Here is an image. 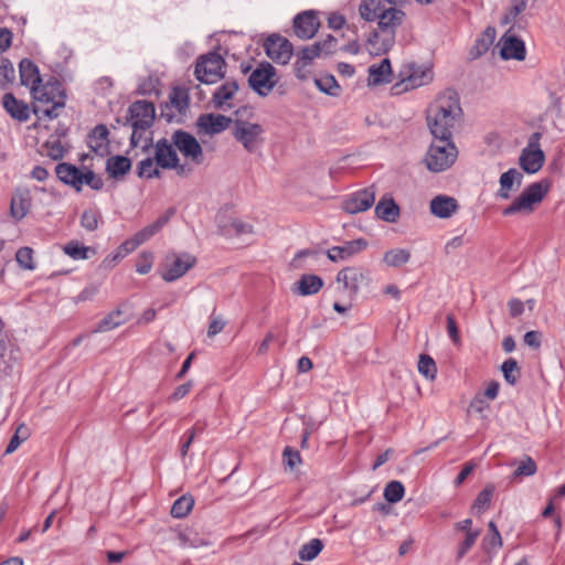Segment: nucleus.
<instances>
[{"instance_id":"obj_1","label":"nucleus","mask_w":565,"mask_h":565,"mask_svg":"<svg viewBox=\"0 0 565 565\" xmlns=\"http://www.w3.org/2000/svg\"><path fill=\"white\" fill-rule=\"evenodd\" d=\"M459 96L446 89L427 110V124L433 137L452 138V130L461 117Z\"/></svg>"},{"instance_id":"obj_2","label":"nucleus","mask_w":565,"mask_h":565,"mask_svg":"<svg viewBox=\"0 0 565 565\" xmlns=\"http://www.w3.org/2000/svg\"><path fill=\"white\" fill-rule=\"evenodd\" d=\"M31 93L35 100L33 111L40 119L57 118L61 109L65 107L66 94L62 84L54 77L33 87Z\"/></svg>"},{"instance_id":"obj_3","label":"nucleus","mask_w":565,"mask_h":565,"mask_svg":"<svg viewBox=\"0 0 565 565\" xmlns=\"http://www.w3.org/2000/svg\"><path fill=\"white\" fill-rule=\"evenodd\" d=\"M248 111L243 107L234 113L232 135L245 150L254 152L264 142V127L257 122H250L244 118V114Z\"/></svg>"},{"instance_id":"obj_4","label":"nucleus","mask_w":565,"mask_h":565,"mask_svg":"<svg viewBox=\"0 0 565 565\" xmlns=\"http://www.w3.org/2000/svg\"><path fill=\"white\" fill-rule=\"evenodd\" d=\"M156 116L154 106L147 100H137L132 103L124 120V125H129L132 128L130 143L137 147L143 134L152 126Z\"/></svg>"},{"instance_id":"obj_5","label":"nucleus","mask_w":565,"mask_h":565,"mask_svg":"<svg viewBox=\"0 0 565 565\" xmlns=\"http://www.w3.org/2000/svg\"><path fill=\"white\" fill-rule=\"evenodd\" d=\"M458 149L452 138L434 137L426 153V167L431 172H443L449 169L457 160Z\"/></svg>"},{"instance_id":"obj_6","label":"nucleus","mask_w":565,"mask_h":565,"mask_svg":"<svg viewBox=\"0 0 565 565\" xmlns=\"http://www.w3.org/2000/svg\"><path fill=\"white\" fill-rule=\"evenodd\" d=\"M548 185L543 182H534L530 184L509 206H507L502 214L510 216L520 213H531L534 205L540 203L546 195Z\"/></svg>"},{"instance_id":"obj_7","label":"nucleus","mask_w":565,"mask_h":565,"mask_svg":"<svg viewBox=\"0 0 565 565\" xmlns=\"http://www.w3.org/2000/svg\"><path fill=\"white\" fill-rule=\"evenodd\" d=\"M154 161L162 169H174L180 177H186L192 172L188 164L180 163L172 138H161L154 143Z\"/></svg>"},{"instance_id":"obj_8","label":"nucleus","mask_w":565,"mask_h":565,"mask_svg":"<svg viewBox=\"0 0 565 565\" xmlns=\"http://www.w3.org/2000/svg\"><path fill=\"white\" fill-rule=\"evenodd\" d=\"M196 264V258L189 253L170 252L166 255L160 268V275L167 282L183 277Z\"/></svg>"},{"instance_id":"obj_9","label":"nucleus","mask_w":565,"mask_h":565,"mask_svg":"<svg viewBox=\"0 0 565 565\" xmlns=\"http://www.w3.org/2000/svg\"><path fill=\"white\" fill-rule=\"evenodd\" d=\"M279 81L276 68L268 62H262L248 77L249 87L259 96H268Z\"/></svg>"},{"instance_id":"obj_10","label":"nucleus","mask_w":565,"mask_h":565,"mask_svg":"<svg viewBox=\"0 0 565 565\" xmlns=\"http://www.w3.org/2000/svg\"><path fill=\"white\" fill-rule=\"evenodd\" d=\"M224 58L215 52L202 55L195 65V77L205 84H213L224 76Z\"/></svg>"},{"instance_id":"obj_11","label":"nucleus","mask_w":565,"mask_h":565,"mask_svg":"<svg viewBox=\"0 0 565 565\" xmlns=\"http://www.w3.org/2000/svg\"><path fill=\"white\" fill-rule=\"evenodd\" d=\"M172 142L177 150L191 163L200 166L204 162L202 146L198 139L184 130H175L172 135Z\"/></svg>"},{"instance_id":"obj_12","label":"nucleus","mask_w":565,"mask_h":565,"mask_svg":"<svg viewBox=\"0 0 565 565\" xmlns=\"http://www.w3.org/2000/svg\"><path fill=\"white\" fill-rule=\"evenodd\" d=\"M541 137V132L532 134L527 146L521 151L519 164L526 173H536L543 167L545 156L540 148Z\"/></svg>"},{"instance_id":"obj_13","label":"nucleus","mask_w":565,"mask_h":565,"mask_svg":"<svg viewBox=\"0 0 565 565\" xmlns=\"http://www.w3.org/2000/svg\"><path fill=\"white\" fill-rule=\"evenodd\" d=\"M233 119L221 114H202L195 122L196 134L199 136H214L223 132L233 124Z\"/></svg>"},{"instance_id":"obj_14","label":"nucleus","mask_w":565,"mask_h":565,"mask_svg":"<svg viewBox=\"0 0 565 565\" xmlns=\"http://www.w3.org/2000/svg\"><path fill=\"white\" fill-rule=\"evenodd\" d=\"M376 191L374 186L359 190L342 202V209L349 214H358L367 211L375 202Z\"/></svg>"},{"instance_id":"obj_15","label":"nucleus","mask_w":565,"mask_h":565,"mask_svg":"<svg viewBox=\"0 0 565 565\" xmlns=\"http://www.w3.org/2000/svg\"><path fill=\"white\" fill-rule=\"evenodd\" d=\"M267 56L278 64H287L292 56V44L279 34H271L264 44Z\"/></svg>"},{"instance_id":"obj_16","label":"nucleus","mask_w":565,"mask_h":565,"mask_svg":"<svg viewBox=\"0 0 565 565\" xmlns=\"http://www.w3.org/2000/svg\"><path fill=\"white\" fill-rule=\"evenodd\" d=\"M369 280L367 274L356 267H347L337 275V281L343 284V288L349 290L351 295H356L360 287Z\"/></svg>"},{"instance_id":"obj_17","label":"nucleus","mask_w":565,"mask_h":565,"mask_svg":"<svg viewBox=\"0 0 565 565\" xmlns=\"http://www.w3.org/2000/svg\"><path fill=\"white\" fill-rule=\"evenodd\" d=\"M459 210V203L454 196L439 194L429 202L430 213L438 218H449Z\"/></svg>"},{"instance_id":"obj_18","label":"nucleus","mask_w":565,"mask_h":565,"mask_svg":"<svg viewBox=\"0 0 565 565\" xmlns=\"http://www.w3.org/2000/svg\"><path fill=\"white\" fill-rule=\"evenodd\" d=\"M500 55L503 60L523 61L526 55L524 42L515 35L505 33L501 40Z\"/></svg>"},{"instance_id":"obj_19","label":"nucleus","mask_w":565,"mask_h":565,"mask_svg":"<svg viewBox=\"0 0 565 565\" xmlns=\"http://www.w3.org/2000/svg\"><path fill=\"white\" fill-rule=\"evenodd\" d=\"M405 19V12L401 9L390 7L384 10L377 20V30L396 36V30L402 25Z\"/></svg>"},{"instance_id":"obj_20","label":"nucleus","mask_w":565,"mask_h":565,"mask_svg":"<svg viewBox=\"0 0 565 565\" xmlns=\"http://www.w3.org/2000/svg\"><path fill=\"white\" fill-rule=\"evenodd\" d=\"M320 22L312 12H303L294 19L295 33L299 39H312L318 32Z\"/></svg>"},{"instance_id":"obj_21","label":"nucleus","mask_w":565,"mask_h":565,"mask_svg":"<svg viewBox=\"0 0 565 565\" xmlns=\"http://www.w3.org/2000/svg\"><path fill=\"white\" fill-rule=\"evenodd\" d=\"M367 243L363 238L354 239L344 243L341 246H333L327 250V256L331 262L347 260L353 255L359 254L365 249Z\"/></svg>"},{"instance_id":"obj_22","label":"nucleus","mask_w":565,"mask_h":565,"mask_svg":"<svg viewBox=\"0 0 565 565\" xmlns=\"http://www.w3.org/2000/svg\"><path fill=\"white\" fill-rule=\"evenodd\" d=\"M395 44V35H388L375 29L366 40V50L371 55L380 56L387 53Z\"/></svg>"},{"instance_id":"obj_23","label":"nucleus","mask_w":565,"mask_h":565,"mask_svg":"<svg viewBox=\"0 0 565 565\" xmlns=\"http://www.w3.org/2000/svg\"><path fill=\"white\" fill-rule=\"evenodd\" d=\"M523 174L519 170L514 168L509 169L500 177V188L497 192V196L502 200L510 199L511 192L516 191L521 186Z\"/></svg>"},{"instance_id":"obj_24","label":"nucleus","mask_w":565,"mask_h":565,"mask_svg":"<svg viewBox=\"0 0 565 565\" xmlns=\"http://www.w3.org/2000/svg\"><path fill=\"white\" fill-rule=\"evenodd\" d=\"M375 214L382 221L395 223L401 215V209L393 196L386 193L375 205Z\"/></svg>"},{"instance_id":"obj_25","label":"nucleus","mask_w":565,"mask_h":565,"mask_svg":"<svg viewBox=\"0 0 565 565\" xmlns=\"http://www.w3.org/2000/svg\"><path fill=\"white\" fill-rule=\"evenodd\" d=\"M433 79V73L430 68H422L417 66H412L411 72L407 77L403 78L399 84H396L394 88H398L399 86H404L403 90L414 89L420 87L423 85L428 84Z\"/></svg>"},{"instance_id":"obj_26","label":"nucleus","mask_w":565,"mask_h":565,"mask_svg":"<svg viewBox=\"0 0 565 565\" xmlns=\"http://www.w3.org/2000/svg\"><path fill=\"white\" fill-rule=\"evenodd\" d=\"M392 82V66L388 58H384L379 64H372L369 67V86H377Z\"/></svg>"},{"instance_id":"obj_27","label":"nucleus","mask_w":565,"mask_h":565,"mask_svg":"<svg viewBox=\"0 0 565 565\" xmlns=\"http://www.w3.org/2000/svg\"><path fill=\"white\" fill-rule=\"evenodd\" d=\"M31 207V195L28 190H17L11 199L10 213L15 221H21Z\"/></svg>"},{"instance_id":"obj_28","label":"nucleus","mask_w":565,"mask_h":565,"mask_svg":"<svg viewBox=\"0 0 565 565\" xmlns=\"http://www.w3.org/2000/svg\"><path fill=\"white\" fill-rule=\"evenodd\" d=\"M2 104L7 113H9L12 118L19 121H25L29 119L30 110L28 105L24 102L17 99L13 94H4Z\"/></svg>"},{"instance_id":"obj_29","label":"nucleus","mask_w":565,"mask_h":565,"mask_svg":"<svg viewBox=\"0 0 565 565\" xmlns=\"http://www.w3.org/2000/svg\"><path fill=\"white\" fill-rule=\"evenodd\" d=\"M323 286V280L311 274H306L292 287V291L300 296L316 295Z\"/></svg>"},{"instance_id":"obj_30","label":"nucleus","mask_w":565,"mask_h":565,"mask_svg":"<svg viewBox=\"0 0 565 565\" xmlns=\"http://www.w3.org/2000/svg\"><path fill=\"white\" fill-rule=\"evenodd\" d=\"M55 173L60 181L70 184L77 191L81 190L82 171L74 164L62 162L55 167Z\"/></svg>"},{"instance_id":"obj_31","label":"nucleus","mask_w":565,"mask_h":565,"mask_svg":"<svg viewBox=\"0 0 565 565\" xmlns=\"http://www.w3.org/2000/svg\"><path fill=\"white\" fill-rule=\"evenodd\" d=\"M20 79L21 84L31 88L36 87L42 83L38 66L30 60H22L20 63Z\"/></svg>"},{"instance_id":"obj_32","label":"nucleus","mask_w":565,"mask_h":565,"mask_svg":"<svg viewBox=\"0 0 565 565\" xmlns=\"http://www.w3.org/2000/svg\"><path fill=\"white\" fill-rule=\"evenodd\" d=\"M238 90V84L236 81H226L220 87L215 89L213 93L212 100L214 103V107L217 109H223L226 105V102L232 99Z\"/></svg>"},{"instance_id":"obj_33","label":"nucleus","mask_w":565,"mask_h":565,"mask_svg":"<svg viewBox=\"0 0 565 565\" xmlns=\"http://www.w3.org/2000/svg\"><path fill=\"white\" fill-rule=\"evenodd\" d=\"M131 169V161L124 156H113L107 159L106 171L111 178L125 175Z\"/></svg>"},{"instance_id":"obj_34","label":"nucleus","mask_w":565,"mask_h":565,"mask_svg":"<svg viewBox=\"0 0 565 565\" xmlns=\"http://www.w3.org/2000/svg\"><path fill=\"white\" fill-rule=\"evenodd\" d=\"M173 214V211H168L164 215L160 216L158 220H156L150 225L143 227L139 232L135 234L137 237V241H139L140 244H143L148 239H150L153 235H156L170 220L171 215Z\"/></svg>"},{"instance_id":"obj_35","label":"nucleus","mask_w":565,"mask_h":565,"mask_svg":"<svg viewBox=\"0 0 565 565\" xmlns=\"http://www.w3.org/2000/svg\"><path fill=\"white\" fill-rule=\"evenodd\" d=\"M384 10L382 0H362L359 6L360 17L367 22L375 21Z\"/></svg>"},{"instance_id":"obj_36","label":"nucleus","mask_w":565,"mask_h":565,"mask_svg":"<svg viewBox=\"0 0 565 565\" xmlns=\"http://www.w3.org/2000/svg\"><path fill=\"white\" fill-rule=\"evenodd\" d=\"M108 129L105 125H97L88 137V146L94 152H99L108 141Z\"/></svg>"},{"instance_id":"obj_37","label":"nucleus","mask_w":565,"mask_h":565,"mask_svg":"<svg viewBox=\"0 0 565 565\" xmlns=\"http://www.w3.org/2000/svg\"><path fill=\"white\" fill-rule=\"evenodd\" d=\"M194 499L191 495H181L171 507V515L175 519L185 518L193 509Z\"/></svg>"},{"instance_id":"obj_38","label":"nucleus","mask_w":565,"mask_h":565,"mask_svg":"<svg viewBox=\"0 0 565 565\" xmlns=\"http://www.w3.org/2000/svg\"><path fill=\"white\" fill-rule=\"evenodd\" d=\"M411 259V253L403 248L387 250L383 256V262L390 267H399Z\"/></svg>"},{"instance_id":"obj_39","label":"nucleus","mask_w":565,"mask_h":565,"mask_svg":"<svg viewBox=\"0 0 565 565\" xmlns=\"http://www.w3.org/2000/svg\"><path fill=\"white\" fill-rule=\"evenodd\" d=\"M494 490V484L488 483L484 489L477 495L472 504V511L476 513H482L486 509H488L491 503Z\"/></svg>"},{"instance_id":"obj_40","label":"nucleus","mask_w":565,"mask_h":565,"mask_svg":"<svg viewBox=\"0 0 565 565\" xmlns=\"http://www.w3.org/2000/svg\"><path fill=\"white\" fill-rule=\"evenodd\" d=\"M121 316L122 312L119 309L110 312L108 316H106L104 319L99 321L95 331L106 332L121 326L122 323H125V319Z\"/></svg>"},{"instance_id":"obj_41","label":"nucleus","mask_w":565,"mask_h":565,"mask_svg":"<svg viewBox=\"0 0 565 565\" xmlns=\"http://www.w3.org/2000/svg\"><path fill=\"white\" fill-rule=\"evenodd\" d=\"M315 84L319 90L330 96H338L340 93V85L332 75H322L315 79Z\"/></svg>"},{"instance_id":"obj_42","label":"nucleus","mask_w":565,"mask_h":565,"mask_svg":"<svg viewBox=\"0 0 565 565\" xmlns=\"http://www.w3.org/2000/svg\"><path fill=\"white\" fill-rule=\"evenodd\" d=\"M537 471V466L535 461L530 456H524L516 467V469L512 473V479H520L522 477H531L534 476Z\"/></svg>"},{"instance_id":"obj_43","label":"nucleus","mask_w":565,"mask_h":565,"mask_svg":"<svg viewBox=\"0 0 565 565\" xmlns=\"http://www.w3.org/2000/svg\"><path fill=\"white\" fill-rule=\"evenodd\" d=\"M323 548V543L319 539H312L303 544L299 550V557L301 561H312Z\"/></svg>"},{"instance_id":"obj_44","label":"nucleus","mask_w":565,"mask_h":565,"mask_svg":"<svg viewBox=\"0 0 565 565\" xmlns=\"http://www.w3.org/2000/svg\"><path fill=\"white\" fill-rule=\"evenodd\" d=\"M63 250L66 255L75 260L87 259L89 257V253H94L92 248L86 247L76 241L67 243L63 247Z\"/></svg>"},{"instance_id":"obj_45","label":"nucleus","mask_w":565,"mask_h":565,"mask_svg":"<svg viewBox=\"0 0 565 565\" xmlns=\"http://www.w3.org/2000/svg\"><path fill=\"white\" fill-rule=\"evenodd\" d=\"M405 489L401 481H390L384 489V498L390 503H396L404 497Z\"/></svg>"},{"instance_id":"obj_46","label":"nucleus","mask_w":565,"mask_h":565,"mask_svg":"<svg viewBox=\"0 0 565 565\" xmlns=\"http://www.w3.org/2000/svg\"><path fill=\"white\" fill-rule=\"evenodd\" d=\"M137 170H138V175L140 178L151 179V178L160 177V171L158 169V166L156 164L154 157L153 158L148 157V158L141 160L138 163Z\"/></svg>"},{"instance_id":"obj_47","label":"nucleus","mask_w":565,"mask_h":565,"mask_svg":"<svg viewBox=\"0 0 565 565\" xmlns=\"http://www.w3.org/2000/svg\"><path fill=\"white\" fill-rule=\"evenodd\" d=\"M418 372L427 380L433 381L437 374V366L431 356L422 354L418 361Z\"/></svg>"},{"instance_id":"obj_48","label":"nucleus","mask_w":565,"mask_h":565,"mask_svg":"<svg viewBox=\"0 0 565 565\" xmlns=\"http://www.w3.org/2000/svg\"><path fill=\"white\" fill-rule=\"evenodd\" d=\"M501 371L507 383L510 385L516 384L520 377V369L518 366V362L514 359L511 358L504 361L501 366Z\"/></svg>"},{"instance_id":"obj_49","label":"nucleus","mask_w":565,"mask_h":565,"mask_svg":"<svg viewBox=\"0 0 565 565\" xmlns=\"http://www.w3.org/2000/svg\"><path fill=\"white\" fill-rule=\"evenodd\" d=\"M64 147L58 139H50L42 146V153L53 160H58L64 157Z\"/></svg>"},{"instance_id":"obj_50","label":"nucleus","mask_w":565,"mask_h":565,"mask_svg":"<svg viewBox=\"0 0 565 565\" xmlns=\"http://www.w3.org/2000/svg\"><path fill=\"white\" fill-rule=\"evenodd\" d=\"M489 533L483 537L486 547L500 548L502 546V537L493 521L488 523Z\"/></svg>"},{"instance_id":"obj_51","label":"nucleus","mask_w":565,"mask_h":565,"mask_svg":"<svg viewBox=\"0 0 565 565\" xmlns=\"http://www.w3.org/2000/svg\"><path fill=\"white\" fill-rule=\"evenodd\" d=\"M15 259L19 266L23 269L33 270L35 265L33 263V249L30 247H21L17 250Z\"/></svg>"},{"instance_id":"obj_52","label":"nucleus","mask_w":565,"mask_h":565,"mask_svg":"<svg viewBox=\"0 0 565 565\" xmlns=\"http://www.w3.org/2000/svg\"><path fill=\"white\" fill-rule=\"evenodd\" d=\"M321 46L319 44L313 43L311 45L305 46L299 52V58L302 62V66L309 65L316 57L321 56Z\"/></svg>"},{"instance_id":"obj_53","label":"nucleus","mask_w":565,"mask_h":565,"mask_svg":"<svg viewBox=\"0 0 565 565\" xmlns=\"http://www.w3.org/2000/svg\"><path fill=\"white\" fill-rule=\"evenodd\" d=\"M481 531L475 530L473 532H469L466 534L463 541L459 544L457 550V559H461L467 552L476 544Z\"/></svg>"},{"instance_id":"obj_54","label":"nucleus","mask_w":565,"mask_h":565,"mask_svg":"<svg viewBox=\"0 0 565 565\" xmlns=\"http://www.w3.org/2000/svg\"><path fill=\"white\" fill-rule=\"evenodd\" d=\"M28 428L24 425H20L17 428L15 434L11 437L6 449V454L9 455L15 451L21 443L28 438Z\"/></svg>"},{"instance_id":"obj_55","label":"nucleus","mask_w":565,"mask_h":565,"mask_svg":"<svg viewBox=\"0 0 565 565\" xmlns=\"http://www.w3.org/2000/svg\"><path fill=\"white\" fill-rule=\"evenodd\" d=\"M98 220H99L98 212H96L92 209L85 210L81 216V225L85 230L93 232V231L97 230V227H98Z\"/></svg>"},{"instance_id":"obj_56","label":"nucleus","mask_w":565,"mask_h":565,"mask_svg":"<svg viewBox=\"0 0 565 565\" xmlns=\"http://www.w3.org/2000/svg\"><path fill=\"white\" fill-rule=\"evenodd\" d=\"M153 265V254L151 252H142L137 260L136 270L140 275L148 274Z\"/></svg>"},{"instance_id":"obj_57","label":"nucleus","mask_w":565,"mask_h":565,"mask_svg":"<svg viewBox=\"0 0 565 565\" xmlns=\"http://www.w3.org/2000/svg\"><path fill=\"white\" fill-rule=\"evenodd\" d=\"M88 185L93 190H100L104 185L102 178L97 177L94 171L87 170L86 172H82L81 174V188L83 185Z\"/></svg>"},{"instance_id":"obj_58","label":"nucleus","mask_w":565,"mask_h":565,"mask_svg":"<svg viewBox=\"0 0 565 565\" xmlns=\"http://www.w3.org/2000/svg\"><path fill=\"white\" fill-rule=\"evenodd\" d=\"M172 106L180 113H184L189 107V97L183 90H174L170 97Z\"/></svg>"},{"instance_id":"obj_59","label":"nucleus","mask_w":565,"mask_h":565,"mask_svg":"<svg viewBox=\"0 0 565 565\" xmlns=\"http://www.w3.org/2000/svg\"><path fill=\"white\" fill-rule=\"evenodd\" d=\"M282 456L285 467L290 470H294L301 462L299 452L290 447L285 448Z\"/></svg>"},{"instance_id":"obj_60","label":"nucleus","mask_w":565,"mask_h":565,"mask_svg":"<svg viewBox=\"0 0 565 565\" xmlns=\"http://www.w3.org/2000/svg\"><path fill=\"white\" fill-rule=\"evenodd\" d=\"M14 77V68L11 62L7 58L0 60V84L3 85L11 82Z\"/></svg>"},{"instance_id":"obj_61","label":"nucleus","mask_w":565,"mask_h":565,"mask_svg":"<svg viewBox=\"0 0 565 565\" xmlns=\"http://www.w3.org/2000/svg\"><path fill=\"white\" fill-rule=\"evenodd\" d=\"M526 8V0H521L520 2L515 3L510 8V10L503 15L502 18V24H509L512 23L516 17L523 12Z\"/></svg>"},{"instance_id":"obj_62","label":"nucleus","mask_w":565,"mask_h":565,"mask_svg":"<svg viewBox=\"0 0 565 565\" xmlns=\"http://www.w3.org/2000/svg\"><path fill=\"white\" fill-rule=\"evenodd\" d=\"M192 387H193V381H188V382L179 385L178 387H175V390L169 396L168 399L171 402L179 401V399L185 397L190 393Z\"/></svg>"},{"instance_id":"obj_63","label":"nucleus","mask_w":565,"mask_h":565,"mask_svg":"<svg viewBox=\"0 0 565 565\" xmlns=\"http://www.w3.org/2000/svg\"><path fill=\"white\" fill-rule=\"evenodd\" d=\"M490 405L484 401V397L481 395H477L470 403V409L483 415L484 412L489 411Z\"/></svg>"},{"instance_id":"obj_64","label":"nucleus","mask_w":565,"mask_h":565,"mask_svg":"<svg viewBox=\"0 0 565 565\" xmlns=\"http://www.w3.org/2000/svg\"><path fill=\"white\" fill-rule=\"evenodd\" d=\"M321 46V54L329 55L335 51L338 41L334 36L328 35L323 41L317 42Z\"/></svg>"}]
</instances>
